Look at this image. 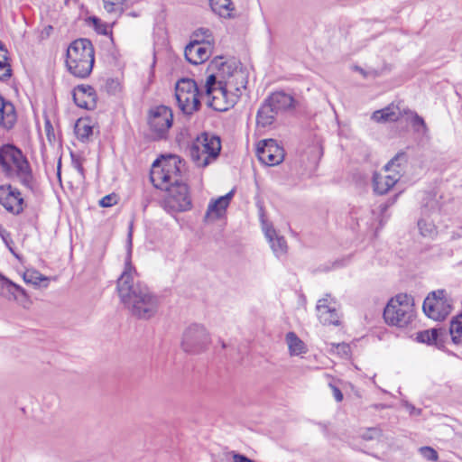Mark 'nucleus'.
I'll use <instances>...</instances> for the list:
<instances>
[{"label":"nucleus","instance_id":"1","mask_svg":"<svg viewBox=\"0 0 462 462\" xmlns=\"http://www.w3.org/2000/svg\"><path fill=\"white\" fill-rule=\"evenodd\" d=\"M136 277L137 272L131 263L129 252L124 272L117 280L118 296L131 316L137 319L149 320L158 313L159 298L146 284L137 281Z\"/></svg>","mask_w":462,"mask_h":462},{"label":"nucleus","instance_id":"2","mask_svg":"<svg viewBox=\"0 0 462 462\" xmlns=\"http://www.w3.org/2000/svg\"><path fill=\"white\" fill-rule=\"evenodd\" d=\"M94 61L95 51L89 40L79 39L68 47L66 65L75 77H88L92 71Z\"/></svg>","mask_w":462,"mask_h":462},{"label":"nucleus","instance_id":"3","mask_svg":"<svg viewBox=\"0 0 462 462\" xmlns=\"http://www.w3.org/2000/svg\"><path fill=\"white\" fill-rule=\"evenodd\" d=\"M184 164L177 155L162 156L152 166L151 180L161 189H167L172 185L180 183V175Z\"/></svg>","mask_w":462,"mask_h":462},{"label":"nucleus","instance_id":"4","mask_svg":"<svg viewBox=\"0 0 462 462\" xmlns=\"http://www.w3.org/2000/svg\"><path fill=\"white\" fill-rule=\"evenodd\" d=\"M414 318V300L406 293H399L392 297L383 310V319L390 326L405 328L412 322Z\"/></svg>","mask_w":462,"mask_h":462},{"label":"nucleus","instance_id":"5","mask_svg":"<svg viewBox=\"0 0 462 462\" xmlns=\"http://www.w3.org/2000/svg\"><path fill=\"white\" fill-rule=\"evenodd\" d=\"M0 164L10 177H17L23 184L28 185L32 180L30 165L22 152L12 144L0 148Z\"/></svg>","mask_w":462,"mask_h":462},{"label":"nucleus","instance_id":"6","mask_svg":"<svg viewBox=\"0 0 462 462\" xmlns=\"http://www.w3.org/2000/svg\"><path fill=\"white\" fill-rule=\"evenodd\" d=\"M221 151L220 138L208 133H202L192 143L189 153L199 167H206L215 161Z\"/></svg>","mask_w":462,"mask_h":462},{"label":"nucleus","instance_id":"7","mask_svg":"<svg viewBox=\"0 0 462 462\" xmlns=\"http://www.w3.org/2000/svg\"><path fill=\"white\" fill-rule=\"evenodd\" d=\"M217 81L214 74L207 78L205 97L207 105L216 111H226L237 102L236 94H231Z\"/></svg>","mask_w":462,"mask_h":462},{"label":"nucleus","instance_id":"8","mask_svg":"<svg viewBox=\"0 0 462 462\" xmlns=\"http://www.w3.org/2000/svg\"><path fill=\"white\" fill-rule=\"evenodd\" d=\"M175 97L179 108L185 115H192L200 106L199 88L191 79L184 78L176 83Z\"/></svg>","mask_w":462,"mask_h":462},{"label":"nucleus","instance_id":"9","mask_svg":"<svg viewBox=\"0 0 462 462\" xmlns=\"http://www.w3.org/2000/svg\"><path fill=\"white\" fill-rule=\"evenodd\" d=\"M211 343L210 334L200 324L187 327L181 337V349L189 354H199L206 350Z\"/></svg>","mask_w":462,"mask_h":462},{"label":"nucleus","instance_id":"10","mask_svg":"<svg viewBox=\"0 0 462 462\" xmlns=\"http://www.w3.org/2000/svg\"><path fill=\"white\" fill-rule=\"evenodd\" d=\"M217 81L224 86L231 94H236L238 99L242 89L245 88L246 79L245 72L238 68L235 62H223L217 74Z\"/></svg>","mask_w":462,"mask_h":462},{"label":"nucleus","instance_id":"11","mask_svg":"<svg viewBox=\"0 0 462 462\" xmlns=\"http://www.w3.org/2000/svg\"><path fill=\"white\" fill-rule=\"evenodd\" d=\"M424 313L434 320H442L451 312V300L444 290L430 293L422 306Z\"/></svg>","mask_w":462,"mask_h":462},{"label":"nucleus","instance_id":"12","mask_svg":"<svg viewBox=\"0 0 462 462\" xmlns=\"http://www.w3.org/2000/svg\"><path fill=\"white\" fill-rule=\"evenodd\" d=\"M163 199L164 208L169 212L186 211L191 207V200L188 186L183 183H177L167 189Z\"/></svg>","mask_w":462,"mask_h":462},{"label":"nucleus","instance_id":"13","mask_svg":"<svg viewBox=\"0 0 462 462\" xmlns=\"http://www.w3.org/2000/svg\"><path fill=\"white\" fill-rule=\"evenodd\" d=\"M171 110L165 106H159L150 111L149 125L155 138H163L172 125Z\"/></svg>","mask_w":462,"mask_h":462},{"label":"nucleus","instance_id":"14","mask_svg":"<svg viewBox=\"0 0 462 462\" xmlns=\"http://www.w3.org/2000/svg\"><path fill=\"white\" fill-rule=\"evenodd\" d=\"M338 304L330 294L318 300L316 310L318 319L323 325H339L340 314Z\"/></svg>","mask_w":462,"mask_h":462},{"label":"nucleus","instance_id":"15","mask_svg":"<svg viewBox=\"0 0 462 462\" xmlns=\"http://www.w3.org/2000/svg\"><path fill=\"white\" fill-rule=\"evenodd\" d=\"M256 152L259 160L268 166L278 165L284 159L283 149L272 139L259 142Z\"/></svg>","mask_w":462,"mask_h":462},{"label":"nucleus","instance_id":"16","mask_svg":"<svg viewBox=\"0 0 462 462\" xmlns=\"http://www.w3.org/2000/svg\"><path fill=\"white\" fill-rule=\"evenodd\" d=\"M0 204L7 211L13 214H19L23 210V199L16 189L11 186H1Z\"/></svg>","mask_w":462,"mask_h":462},{"label":"nucleus","instance_id":"17","mask_svg":"<svg viewBox=\"0 0 462 462\" xmlns=\"http://www.w3.org/2000/svg\"><path fill=\"white\" fill-rule=\"evenodd\" d=\"M262 228L273 254L277 257L285 255L288 246L284 237L279 236L273 225L264 219H262Z\"/></svg>","mask_w":462,"mask_h":462},{"label":"nucleus","instance_id":"18","mask_svg":"<svg viewBox=\"0 0 462 462\" xmlns=\"http://www.w3.org/2000/svg\"><path fill=\"white\" fill-rule=\"evenodd\" d=\"M406 113V109L402 108L399 103H391L384 108L374 111L371 119L379 124L393 123L400 120Z\"/></svg>","mask_w":462,"mask_h":462},{"label":"nucleus","instance_id":"19","mask_svg":"<svg viewBox=\"0 0 462 462\" xmlns=\"http://www.w3.org/2000/svg\"><path fill=\"white\" fill-rule=\"evenodd\" d=\"M213 47L210 45L198 44L190 42L185 48L186 60L194 65L201 64L208 60L212 54Z\"/></svg>","mask_w":462,"mask_h":462},{"label":"nucleus","instance_id":"20","mask_svg":"<svg viewBox=\"0 0 462 462\" xmlns=\"http://www.w3.org/2000/svg\"><path fill=\"white\" fill-rule=\"evenodd\" d=\"M233 195L234 191L232 190L224 196L211 200L208 206L205 219L207 221H216L223 217L226 212L227 207L230 204Z\"/></svg>","mask_w":462,"mask_h":462},{"label":"nucleus","instance_id":"21","mask_svg":"<svg viewBox=\"0 0 462 462\" xmlns=\"http://www.w3.org/2000/svg\"><path fill=\"white\" fill-rule=\"evenodd\" d=\"M73 99L81 108L94 109L97 104L95 90L88 85H79L73 90Z\"/></svg>","mask_w":462,"mask_h":462},{"label":"nucleus","instance_id":"22","mask_svg":"<svg viewBox=\"0 0 462 462\" xmlns=\"http://www.w3.org/2000/svg\"><path fill=\"white\" fill-rule=\"evenodd\" d=\"M265 99L279 115L296 106L293 97L283 91L273 92Z\"/></svg>","mask_w":462,"mask_h":462},{"label":"nucleus","instance_id":"23","mask_svg":"<svg viewBox=\"0 0 462 462\" xmlns=\"http://www.w3.org/2000/svg\"><path fill=\"white\" fill-rule=\"evenodd\" d=\"M279 114L266 99L263 102L256 114V127L258 130L269 128L273 125Z\"/></svg>","mask_w":462,"mask_h":462},{"label":"nucleus","instance_id":"24","mask_svg":"<svg viewBox=\"0 0 462 462\" xmlns=\"http://www.w3.org/2000/svg\"><path fill=\"white\" fill-rule=\"evenodd\" d=\"M399 180L398 173H374L373 178L374 190L380 195L387 193Z\"/></svg>","mask_w":462,"mask_h":462},{"label":"nucleus","instance_id":"25","mask_svg":"<svg viewBox=\"0 0 462 462\" xmlns=\"http://www.w3.org/2000/svg\"><path fill=\"white\" fill-rule=\"evenodd\" d=\"M16 122V113L14 105L0 96V125L11 128Z\"/></svg>","mask_w":462,"mask_h":462},{"label":"nucleus","instance_id":"26","mask_svg":"<svg viewBox=\"0 0 462 462\" xmlns=\"http://www.w3.org/2000/svg\"><path fill=\"white\" fill-rule=\"evenodd\" d=\"M16 292L26 296L25 291L20 285L8 280L0 273V294L8 300H16Z\"/></svg>","mask_w":462,"mask_h":462},{"label":"nucleus","instance_id":"27","mask_svg":"<svg viewBox=\"0 0 462 462\" xmlns=\"http://www.w3.org/2000/svg\"><path fill=\"white\" fill-rule=\"evenodd\" d=\"M408 162V156L405 152H398L387 164L383 167L385 172L398 173L399 179L404 173Z\"/></svg>","mask_w":462,"mask_h":462},{"label":"nucleus","instance_id":"28","mask_svg":"<svg viewBox=\"0 0 462 462\" xmlns=\"http://www.w3.org/2000/svg\"><path fill=\"white\" fill-rule=\"evenodd\" d=\"M285 342L291 356H298L308 351L305 343L294 332H288L286 334Z\"/></svg>","mask_w":462,"mask_h":462},{"label":"nucleus","instance_id":"29","mask_svg":"<svg viewBox=\"0 0 462 462\" xmlns=\"http://www.w3.org/2000/svg\"><path fill=\"white\" fill-rule=\"evenodd\" d=\"M23 279L27 284H31L34 287L42 286L44 288L48 286V282L50 281L49 277L44 276L34 269H27L23 274Z\"/></svg>","mask_w":462,"mask_h":462},{"label":"nucleus","instance_id":"30","mask_svg":"<svg viewBox=\"0 0 462 462\" xmlns=\"http://www.w3.org/2000/svg\"><path fill=\"white\" fill-rule=\"evenodd\" d=\"M212 10L219 16L230 18L234 15L235 7L231 0H209Z\"/></svg>","mask_w":462,"mask_h":462},{"label":"nucleus","instance_id":"31","mask_svg":"<svg viewBox=\"0 0 462 462\" xmlns=\"http://www.w3.org/2000/svg\"><path fill=\"white\" fill-rule=\"evenodd\" d=\"M202 45L214 47L215 39L210 29L205 27L197 28L191 34V41Z\"/></svg>","mask_w":462,"mask_h":462},{"label":"nucleus","instance_id":"32","mask_svg":"<svg viewBox=\"0 0 462 462\" xmlns=\"http://www.w3.org/2000/svg\"><path fill=\"white\" fill-rule=\"evenodd\" d=\"M449 333L452 342L455 345L462 346V313L451 320Z\"/></svg>","mask_w":462,"mask_h":462},{"label":"nucleus","instance_id":"33","mask_svg":"<svg viewBox=\"0 0 462 462\" xmlns=\"http://www.w3.org/2000/svg\"><path fill=\"white\" fill-rule=\"evenodd\" d=\"M418 228L424 237L434 238L438 234L437 226L429 217H420L418 220Z\"/></svg>","mask_w":462,"mask_h":462},{"label":"nucleus","instance_id":"34","mask_svg":"<svg viewBox=\"0 0 462 462\" xmlns=\"http://www.w3.org/2000/svg\"><path fill=\"white\" fill-rule=\"evenodd\" d=\"M93 127L88 119L80 118L75 124V134L82 142L88 139L92 134Z\"/></svg>","mask_w":462,"mask_h":462},{"label":"nucleus","instance_id":"35","mask_svg":"<svg viewBox=\"0 0 462 462\" xmlns=\"http://www.w3.org/2000/svg\"><path fill=\"white\" fill-rule=\"evenodd\" d=\"M406 114L409 115L411 117L412 127L416 132L426 134L428 132L427 125L424 121V119L420 116L417 113L411 111L409 109H406Z\"/></svg>","mask_w":462,"mask_h":462},{"label":"nucleus","instance_id":"36","mask_svg":"<svg viewBox=\"0 0 462 462\" xmlns=\"http://www.w3.org/2000/svg\"><path fill=\"white\" fill-rule=\"evenodd\" d=\"M438 338V330L435 328L427 329L416 333V340L420 343L432 345Z\"/></svg>","mask_w":462,"mask_h":462},{"label":"nucleus","instance_id":"37","mask_svg":"<svg viewBox=\"0 0 462 462\" xmlns=\"http://www.w3.org/2000/svg\"><path fill=\"white\" fill-rule=\"evenodd\" d=\"M125 0H102L104 9L109 14H120Z\"/></svg>","mask_w":462,"mask_h":462},{"label":"nucleus","instance_id":"38","mask_svg":"<svg viewBox=\"0 0 462 462\" xmlns=\"http://www.w3.org/2000/svg\"><path fill=\"white\" fill-rule=\"evenodd\" d=\"M88 22L94 26L96 32L99 34L107 35L111 32L110 26L97 17H89Z\"/></svg>","mask_w":462,"mask_h":462},{"label":"nucleus","instance_id":"39","mask_svg":"<svg viewBox=\"0 0 462 462\" xmlns=\"http://www.w3.org/2000/svg\"><path fill=\"white\" fill-rule=\"evenodd\" d=\"M331 351L337 353L343 358H347L350 355V347L347 344H331Z\"/></svg>","mask_w":462,"mask_h":462},{"label":"nucleus","instance_id":"40","mask_svg":"<svg viewBox=\"0 0 462 462\" xmlns=\"http://www.w3.org/2000/svg\"><path fill=\"white\" fill-rule=\"evenodd\" d=\"M365 440L376 439L381 436V430L378 428H369L363 430L360 434Z\"/></svg>","mask_w":462,"mask_h":462},{"label":"nucleus","instance_id":"41","mask_svg":"<svg viewBox=\"0 0 462 462\" xmlns=\"http://www.w3.org/2000/svg\"><path fill=\"white\" fill-rule=\"evenodd\" d=\"M422 457L430 461H437L439 458L437 451L430 447H422L420 448Z\"/></svg>","mask_w":462,"mask_h":462},{"label":"nucleus","instance_id":"42","mask_svg":"<svg viewBox=\"0 0 462 462\" xmlns=\"http://www.w3.org/2000/svg\"><path fill=\"white\" fill-rule=\"evenodd\" d=\"M116 196L114 194H110L103 197L99 201V205L101 207L107 208L116 204Z\"/></svg>","mask_w":462,"mask_h":462},{"label":"nucleus","instance_id":"43","mask_svg":"<svg viewBox=\"0 0 462 462\" xmlns=\"http://www.w3.org/2000/svg\"><path fill=\"white\" fill-rule=\"evenodd\" d=\"M330 388L333 392V396L336 399V401L338 402H341L343 400V393H341V391L332 384H330Z\"/></svg>","mask_w":462,"mask_h":462},{"label":"nucleus","instance_id":"44","mask_svg":"<svg viewBox=\"0 0 462 462\" xmlns=\"http://www.w3.org/2000/svg\"><path fill=\"white\" fill-rule=\"evenodd\" d=\"M355 69L356 71H358L359 73H361L364 77H366V72L362 69V68H359V67H355Z\"/></svg>","mask_w":462,"mask_h":462},{"label":"nucleus","instance_id":"45","mask_svg":"<svg viewBox=\"0 0 462 462\" xmlns=\"http://www.w3.org/2000/svg\"><path fill=\"white\" fill-rule=\"evenodd\" d=\"M457 236H462V227H460L458 230H457Z\"/></svg>","mask_w":462,"mask_h":462}]
</instances>
